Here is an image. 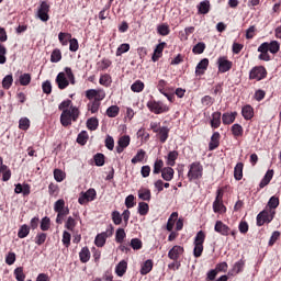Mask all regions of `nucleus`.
Segmentation results:
<instances>
[{
  "label": "nucleus",
  "mask_w": 281,
  "mask_h": 281,
  "mask_svg": "<svg viewBox=\"0 0 281 281\" xmlns=\"http://www.w3.org/2000/svg\"><path fill=\"white\" fill-rule=\"evenodd\" d=\"M60 115V123L63 126H71V122H78L80 117V110L77 106L71 105V100H65L58 105Z\"/></svg>",
  "instance_id": "f257e3e1"
},
{
  "label": "nucleus",
  "mask_w": 281,
  "mask_h": 281,
  "mask_svg": "<svg viewBox=\"0 0 281 281\" xmlns=\"http://www.w3.org/2000/svg\"><path fill=\"white\" fill-rule=\"evenodd\" d=\"M55 82L61 91L67 89L70 85H76V76H74V71L70 67H66L64 71L59 72L55 79Z\"/></svg>",
  "instance_id": "f03ea898"
},
{
  "label": "nucleus",
  "mask_w": 281,
  "mask_h": 281,
  "mask_svg": "<svg viewBox=\"0 0 281 281\" xmlns=\"http://www.w3.org/2000/svg\"><path fill=\"white\" fill-rule=\"evenodd\" d=\"M203 243H205V233L203 231H200L196 233L194 237V248H193V256L194 258H201L203 254Z\"/></svg>",
  "instance_id": "7ed1b4c3"
},
{
  "label": "nucleus",
  "mask_w": 281,
  "mask_h": 281,
  "mask_svg": "<svg viewBox=\"0 0 281 281\" xmlns=\"http://www.w3.org/2000/svg\"><path fill=\"white\" fill-rule=\"evenodd\" d=\"M147 109L151 113H155V115H161V113H168L170 111V108L166 103L155 100L147 102Z\"/></svg>",
  "instance_id": "20e7f679"
},
{
  "label": "nucleus",
  "mask_w": 281,
  "mask_h": 281,
  "mask_svg": "<svg viewBox=\"0 0 281 281\" xmlns=\"http://www.w3.org/2000/svg\"><path fill=\"white\" fill-rule=\"evenodd\" d=\"M201 177H203V166L201 165V162H192L188 172L189 181H194V179H201Z\"/></svg>",
  "instance_id": "39448f33"
},
{
  "label": "nucleus",
  "mask_w": 281,
  "mask_h": 281,
  "mask_svg": "<svg viewBox=\"0 0 281 281\" xmlns=\"http://www.w3.org/2000/svg\"><path fill=\"white\" fill-rule=\"evenodd\" d=\"M276 216V211L270 210V211H261L257 215V225L258 227H262L265 223H271L273 221V217Z\"/></svg>",
  "instance_id": "423d86ee"
},
{
  "label": "nucleus",
  "mask_w": 281,
  "mask_h": 281,
  "mask_svg": "<svg viewBox=\"0 0 281 281\" xmlns=\"http://www.w3.org/2000/svg\"><path fill=\"white\" fill-rule=\"evenodd\" d=\"M250 80H263L267 78V69L263 66H256L249 72Z\"/></svg>",
  "instance_id": "0eeeda50"
},
{
  "label": "nucleus",
  "mask_w": 281,
  "mask_h": 281,
  "mask_svg": "<svg viewBox=\"0 0 281 281\" xmlns=\"http://www.w3.org/2000/svg\"><path fill=\"white\" fill-rule=\"evenodd\" d=\"M37 18L43 21V23H47L49 21V5L47 1H42L37 9Z\"/></svg>",
  "instance_id": "6e6552de"
},
{
  "label": "nucleus",
  "mask_w": 281,
  "mask_h": 281,
  "mask_svg": "<svg viewBox=\"0 0 281 281\" xmlns=\"http://www.w3.org/2000/svg\"><path fill=\"white\" fill-rule=\"evenodd\" d=\"M97 192L95 189H89L87 192H82L78 199V203L80 205H85V203H89L91 201H95Z\"/></svg>",
  "instance_id": "1a4fd4ad"
},
{
  "label": "nucleus",
  "mask_w": 281,
  "mask_h": 281,
  "mask_svg": "<svg viewBox=\"0 0 281 281\" xmlns=\"http://www.w3.org/2000/svg\"><path fill=\"white\" fill-rule=\"evenodd\" d=\"M213 212H215V214H225L227 212V207H225V204H223L221 193L217 194L215 201L213 202Z\"/></svg>",
  "instance_id": "9d476101"
},
{
  "label": "nucleus",
  "mask_w": 281,
  "mask_h": 281,
  "mask_svg": "<svg viewBox=\"0 0 281 281\" xmlns=\"http://www.w3.org/2000/svg\"><path fill=\"white\" fill-rule=\"evenodd\" d=\"M130 145H131V136L128 135L121 136L117 140L116 153L121 155V153H124V149L128 148Z\"/></svg>",
  "instance_id": "9b49d317"
},
{
  "label": "nucleus",
  "mask_w": 281,
  "mask_h": 281,
  "mask_svg": "<svg viewBox=\"0 0 281 281\" xmlns=\"http://www.w3.org/2000/svg\"><path fill=\"white\" fill-rule=\"evenodd\" d=\"M217 65H218V71L221 74H227L229 69H232L233 63L227 59V57H220L217 59Z\"/></svg>",
  "instance_id": "f8f14e48"
},
{
  "label": "nucleus",
  "mask_w": 281,
  "mask_h": 281,
  "mask_svg": "<svg viewBox=\"0 0 281 281\" xmlns=\"http://www.w3.org/2000/svg\"><path fill=\"white\" fill-rule=\"evenodd\" d=\"M186 250L183 249L182 246L176 245L173 246L169 252H168V258L170 260H173L175 262L178 261L179 258H181V255Z\"/></svg>",
  "instance_id": "ddd939ff"
},
{
  "label": "nucleus",
  "mask_w": 281,
  "mask_h": 281,
  "mask_svg": "<svg viewBox=\"0 0 281 281\" xmlns=\"http://www.w3.org/2000/svg\"><path fill=\"white\" fill-rule=\"evenodd\" d=\"M214 231L217 234H221V236H229V232H232V229L229 228V226H227L225 223H223L222 221H217L215 223L214 226Z\"/></svg>",
  "instance_id": "4468645a"
},
{
  "label": "nucleus",
  "mask_w": 281,
  "mask_h": 281,
  "mask_svg": "<svg viewBox=\"0 0 281 281\" xmlns=\"http://www.w3.org/2000/svg\"><path fill=\"white\" fill-rule=\"evenodd\" d=\"M2 175V181H10L12 177V171L10 168L3 164V158L0 157V177Z\"/></svg>",
  "instance_id": "2eb2a0df"
},
{
  "label": "nucleus",
  "mask_w": 281,
  "mask_h": 281,
  "mask_svg": "<svg viewBox=\"0 0 281 281\" xmlns=\"http://www.w3.org/2000/svg\"><path fill=\"white\" fill-rule=\"evenodd\" d=\"M209 65H210V59L204 58L200 60V63L195 67V75L203 76V74H205V71L207 70Z\"/></svg>",
  "instance_id": "dca6fc26"
},
{
  "label": "nucleus",
  "mask_w": 281,
  "mask_h": 281,
  "mask_svg": "<svg viewBox=\"0 0 281 281\" xmlns=\"http://www.w3.org/2000/svg\"><path fill=\"white\" fill-rule=\"evenodd\" d=\"M237 112H226L222 115V122L225 125L234 124L236 122Z\"/></svg>",
  "instance_id": "f3484780"
},
{
  "label": "nucleus",
  "mask_w": 281,
  "mask_h": 281,
  "mask_svg": "<svg viewBox=\"0 0 281 281\" xmlns=\"http://www.w3.org/2000/svg\"><path fill=\"white\" fill-rule=\"evenodd\" d=\"M164 181H172L175 179V169L172 167H165L161 170Z\"/></svg>",
  "instance_id": "a211bd4d"
},
{
  "label": "nucleus",
  "mask_w": 281,
  "mask_h": 281,
  "mask_svg": "<svg viewBox=\"0 0 281 281\" xmlns=\"http://www.w3.org/2000/svg\"><path fill=\"white\" fill-rule=\"evenodd\" d=\"M220 139H221V134L218 132L213 133L211 137V142L209 144V148L211 150H216V148H218V145H220Z\"/></svg>",
  "instance_id": "6ab92c4d"
},
{
  "label": "nucleus",
  "mask_w": 281,
  "mask_h": 281,
  "mask_svg": "<svg viewBox=\"0 0 281 281\" xmlns=\"http://www.w3.org/2000/svg\"><path fill=\"white\" fill-rule=\"evenodd\" d=\"M126 269H128V263L125 260L120 261L115 267L116 276H119V278H122V276L126 273Z\"/></svg>",
  "instance_id": "aec40b11"
},
{
  "label": "nucleus",
  "mask_w": 281,
  "mask_h": 281,
  "mask_svg": "<svg viewBox=\"0 0 281 281\" xmlns=\"http://www.w3.org/2000/svg\"><path fill=\"white\" fill-rule=\"evenodd\" d=\"M15 194H23L24 196H27L30 194V184H21L18 183L14 189Z\"/></svg>",
  "instance_id": "412c9836"
},
{
  "label": "nucleus",
  "mask_w": 281,
  "mask_h": 281,
  "mask_svg": "<svg viewBox=\"0 0 281 281\" xmlns=\"http://www.w3.org/2000/svg\"><path fill=\"white\" fill-rule=\"evenodd\" d=\"M210 0H204L198 4L199 14H207L210 12Z\"/></svg>",
  "instance_id": "4be33fe9"
},
{
  "label": "nucleus",
  "mask_w": 281,
  "mask_h": 281,
  "mask_svg": "<svg viewBox=\"0 0 281 281\" xmlns=\"http://www.w3.org/2000/svg\"><path fill=\"white\" fill-rule=\"evenodd\" d=\"M106 238H108V235L105 232L98 234L94 238V245L97 247H104V245H106Z\"/></svg>",
  "instance_id": "5701e85b"
},
{
  "label": "nucleus",
  "mask_w": 281,
  "mask_h": 281,
  "mask_svg": "<svg viewBox=\"0 0 281 281\" xmlns=\"http://www.w3.org/2000/svg\"><path fill=\"white\" fill-rule=\"evenodd\" d=\"M271 179H273V170H268L260 181L259 188H266V186H269V183H271Z\"/></svg>",
  "instance_id": "b1692460"
},
{
  "label": "nucleus",
  "mask_w": 281,
  "mask_h": 281,
  "mask_svg": "<svg viewBox=\"0 0 281 281\" xmlns=\"http://www.w3.org/2000/svg\"><path fill=\"white\" fill-rule=\"evenodd\" d=\"M241 115L244 120H251L254 117V108L251 105H245L241 109Z\"/></svg>",
  "instance_id": "393cba45"
},
{
  "label": "nucleus",
  "mask_w": 281,
  "mask_h": 281,
  "mask_svg": "<svg viewBox=\"0 0 281 281\" xmlns=\"http://www.w3.org/2000/svg\"><path fill=\"white\" fill-rule=\"evenodd\" d=\"M150 271H153V260L147 259L140 268V276H147Z\"/></svg>",
  "instance_id": "a878e982"
},
{
  "label": "nucleus",
  "mask_w": 281,
  "mask_h": 281,
  "mask_svg": "<svg viewBox=\"0 0 281 281\" xmlns=\"http://www.w3.org/2000/svg\"><path fill=\"white\" fill-rule=\"evenodd\" d=\"M159 140L161 144H166V140L168 139V133H170V130L167 126H162L158 130Z\"/></svg>",
  "instance_id": "bb28decb"
},
{
  "label": "nucleus",
  "mask_w": 281,
  "mask_h": 281,
  "mask_svg": "<svg viewBox=\"0 0 281 281\" xmlns=\"http://www.w3.org/2000/svg\"><path fill=\"white\" fill-rule=\"evenodd\" d=\"M150 198H151V193L149 189L140 188L138 190V199H140L142 201H150Z\"/></svg>",
  "instance_id": "cd10ccee"
},
{
  "label": "nucleus",
  "mask_w": 281,
  "mask_h": 281,
  "mask_svg": "<svg viewBox=\"0 0 281 281\" xmlns=\"http://www.w3.org/2000/svg\"><path fill=\"white\" fill-rule=\"evenodd\" d=\"M179 158V151L172 150L167 155V166H175L177 159Z\"/></svg>",
  "instance_id": "c85d7f7f"
},
{
  "label": "nucleus",
  "mask_w": 281,
  "mask_h": 281,
  "mask_svg": "<svg viewBox=\"0 0 281 281\" xmlns=\"http://www.w3.org/2000/svg\"><path fill=\"white\" fill-rule=\"evenodd\" d=\"M19 82H20L21 87H27V85H30L32 82V75H30L27 72L20 75Z\"/></svg>",
  "instance_id": "c756f323"
},
{
  "label": "nucleus",
  "mask_w": 281,
  "mask_h": 281,
  "mask_svg": "<svg viewBox=\"0 0 281 281\" xmlns=\"http://www.w3.org/2000/svg\"><path fill=\"white\" fill-rule=\"evenodd\" d=\"M79 258L82 262H89L91 258V251H89L88 247H83L79 252Z\"/></svg>",
  "instance_id": "7c9ffc66"
},
{
  "label": "nucleus",
  "mask_w": 281,
  "mask_h": 281,
  "mask_svg": "<svg viewBox=\"0 0 281 281\" xmlns=\"http://www.w3.org/2000/svg\"><path fill=\"white\" fill-rule=\"evenodd\" d=\"M212 128H218L221 126V112H214L211 120Z\"/></svg>",
  "instance_id": "2f4dec72"
},
{
  "label": "nucleus",
  "mask_w": 281,
  "mask_h": 281,
  "mask_svg": "<svg viewBox=\"0 0 281 281\" xmlns=\"http://www.w3.org/2000/svg\"><path fill=\"white\" fill-rule=\"evenodd\" d=\"M243 168H244L243 162H238L235 166V168H234V177H235L236 181H240V179H243Z\"/></svg>",
  "instance_id": "473e14b6"
},
{
  "label": "nucleus",
  "mask_w": 281,
  "mask_h": 281,
  "mask_svg": "<svg viewBox=\"0 0 281 281\" xmlns=\"http://www.w3.org/2000/svg\"><path fill=\"white\" fill-rule=\"evenodd\" d=\"M69 214V207H66L64 211H57L56 223L57 225H63V221H65V216Z\"/></svg>",
  "instance_id": "72a5a7b5"
},
{
  "label": "nucleus",
  "mask_w": 281,
  "mask_h": 281,
  "mask_svg": "<svg viewBox=\"0 0 281 281\" xmlns=\"http://www.w3.org/2000/svg\"><path fill=\"white\" fill-rule=\"evenodd\" d=\"M63 59V53H60V49L56 48L50 54V63H60Z\"/></svg>",
  "instance_id": "f704fd0d"
},
{
  "label": "nucleus",
  "mask_w": 281,
  "mask_h": 281,
  "mask_svg": "<svg viewBox=\"0 0 281 281\" xmlns=\"http://www.w3.org/2000/svg\"><path fill=\"white\" fill-rule=\"evenodd\" d=\"M131 90L134 93H142V91H144V82H142V80H136L132 86H131Z\"/></svg>",
  "instance_id": "c9c22d12"
},
{
  "label": "nucleus",
  "mask_w": 281,
  "mask_h": 281,
  "mask_svg": "<svg viewBox=\"0 0 281 281\" xmlns=\"http://www.w3.org/2000/svg\"><path fill=\"white\" fill-rule=\"evenodd\" d=\"M106 115H108V117H117V115H120V106L112 105V106L108 108Z\"/></svg>",
  "instance_id": "e433bc0d"
},
{
  "label": "nucleus",
  "mask_w": 281,
  "mask_h": 281,
  "mask_svg": "<svg viewBox=\"0 0 281 281\" xmlns=\"http://www.w3.org/2000/svg\"><path fill=\"white\" fill-rule=\"evenodd\" d=\"M144 157H146V151L144 149H139L132 158V164H139L140 161H144Z\"/></svg>",
  "instance_id": "4c0bfd02"
},
{
  "label": "nucleus",
  "mask_w": 281,
  "mask_h": 281,
  "mask_svg": "<svg viewBox=\"0 0 281 281\" xmlns=\"http://www.w3.org/2000/svg\"><path fill=\"white\" fill-rule=\"evenodd\" d=\"M150 207L148 206V203L146 202H139L138 203V214L140 216H146V214H148Z\"/></svg>",
  "instance_id": "58836bf2"
},
{
  "label": "nucleus",
  "mask_w": 281,
  "mask_h": 281,
  "mask_svg": "<svg viewBox=\"0 0 281 281\" xmlns=\"http://www.w3.org/2000/svg\"><path fill=\"white\" fill-rule=\"evenodd\" d=\"M98 126H99L98 119L95 117L88 119L87 128H89V131H98Z\"/></svg>",
  "instance_id": "ea45409f"
},
{
  "label": "nucleus",
  "mask_w": 281,
  "mask_h": 281,
  "mask_svg": "<svg viewBox=\"0 0 281 281\" xmlns=\"http://www.w3.org/2000/svg\"><path fill=\"white\" fill-rule=\"evenodd\" d=\"M30 235V226L27 225H22L18 232V238H27Z\"/></svg>",
  "instance_id": "a19ab883"
},
{
  "label": "nucleus",
  "mask_w": 281,
  "mask_h": 281,
  "mask_svg": "<svg viewBox=\"0 0 281 281\" xmlns=\"http://www.w3.org/2000/svg\"><path fill=\"white\" fill-rule=\"evenodd\" d=\"M232 133L234 135V137H243V125L236 123L232 126Z\"/></svg>",
  "instance_id": "79ce46f5"
},
{
  "label": "nucleus",
  "mask_w": 281,
  "mask_h": 281,
  "mask_svg": "<svg viewBox=\"0 0 281 281\" xmlns=\"http://www.w3.org/2000/svg\"><path fill=\"white\" fill-rule=\"evenodd\" d=\"M88 139H89V134H87V131H82L81 133H79V135L77 137V144L85 146V144H87Z\"/></svg>",
  "instance_id": "37998d69"
},
{
  "label": "nucleus",
  "mask_w": 281,
  "mask_h": 281,
  "mask_svg": "<svg viewBox=\"0 0 281 281\" xmlns=\"http://www.w3.org/2000/svg\"><path fill=\"white\" fill-rule=\"evenodd\" d=\"M12 82H14V78L12 77V75H7L2 79V87L8 90L10 89V87H12Z\"/></svg>",
  "instance_id": "c03bdc74"
},
{
  "label": "nucleus",
  "mask_w": 281,
  "mask_h": 281,
  "mask_svg": "<svg viewBox=\"0 0 281 281\" xmlns=\"http://www.w3.org/2000/svg\"><path fill=\"white\" fill-rule=\"evenodd\" d=\"M162 170H164V160L157 159L154 164L153 173L159 175V172H161Z\"/></svg>",
  "instance_id": "a18cd8bd"
},
{
  "label": "nucleus",
  "mask_w": 281,
  "mask_h": 281,
  "mask_svg": "<svg viewBox=\"0 0 281 281\" xmlns=\"http://www.w3.org/2000/svg\"><path fill=\"white\" fill-rule=\"evenodd\" d=\"M157 32L160 36H168L170 34V27H168V24H160L157 26Z\"/></svg>",
  "instance_id": "49530a36"
},
{
  "label": "nucleus",
  "mask_w": 281,
  "mask_h": 281,
  "mask_svg": "<svg viewBox=\"0 0 281 281\" xmlns=\"http://www.w3.org/2000/svg\"><path fill=\"white\" fill-rule=\"evenodd\" d=\"M99 83L102 85L103 87H111V75L109 74L102 75L99 79Z\"/></svg>",
  "instance_id": "de8ad7c7"
},
{
  "label": "nucleus",
  "mask_w": 281,
  "mask_h": 281,
  "mask_svg": "<svg viewBox=\"0 0 281 281\" xmlns=\"http://www.w3.org/2000/svg\"><path fill=\"white\" fill-rule=\"evenodd\" d=\"M15 280L25 281V273L23 272V267H18L14 269Z\"/></svg>",
  "instance_id": "09e8293b"
},
{
  "label": "nucleus",
  "mask_w": 281,
  "mask_h": 281,
  "mask_svg": "<svg viewBox=\"0 0 281 281\" xmlns=\"http://www.w3.org/2000/svg\"><path fill=\"white\" fill-rule=\"evenodd\" d=\"M280 52V43L278 41H272L269 43V53L278 54Z\"/></svg>",
  "instance_id": "8fccbe9b"
},
{
  "label": "nucleus",
  "mask_w": 281,
  "mask_h": 281,
  "mask_svg": "<svg viewBox=\"0 0 281 281\" xmlns=\"http://www.w3.org/2000/svg\"><path fill=\"white\" fill-rule=\"evenodd\" d=\"M124 238H126V232H124V228L116 229V234H115L116 243H124Z\"/></svg>",
  "instance_id": "3c124183"
},
{
  "label": "nucleus",
  "mask_w": 281,
  "mask_h": 281,
  "mask_svg": "<svg viewBox=\"0 0 281 281\" xmlns=\"http://www.w3.org/2000/svg\"><path fill=\"white\" fill-rule=\"evenodd\" d=\"M65 227L69 232H74V229H76V218L69 216L66 221Z\"/></svg>",
  "instance_id": "603ef678"
},
{
  "label": "nucleus",
  "mask_w": 281,
  "mask_h": 281,
  "mask_svg": "<svg viewBox=\"0 0 281 281\" xmlns=\"http://www.w3.org/2000/svg\"><path fill=\"white\" fill-rule=\"evenodd\" d=\"M243 269H245V261L240 259L239 261L235 262L233 273H240Z\"/></svg>",
  "instance_id": "864d4df0"
},
{
  "label": "nucleus",
  "mask_w": 281,
  "mask_h": 281,
  "mask_svg": "<svg viewBox=\"0 0 281 281\" xmlns=\"http://www.w3.org/2000/svg\"><path fill=\"white\" fill-rule=\"evenodd\" d=\"M100 110V102L99 101H92L90 103H88V111H90L91 113H98V111Z\"/></svg>",
  "instance_id": "5fc2aeb1"
},
{
  "label": "nucleus",
  "mask_w": 281,
  "mask_h": 281,
  "mask_svg": "<svg viewBox=\"0 0 281 281\" xmlns=\"http://www.w3.org/2000/svg\"><path fill=\"white\" fill-rule=\"evenodd\" d=\"M110 8H111V3H108V4H105V7L103 8V10H101V11L99 12V19H100L101 21H104V20L109 16V10H110Z\"/></svg>",
  "instance_id": "6e6d98bb"
},
{
  "label": "nucleus",
  "mask_w": 281,
  "mask_h": 281,
  "mask_svg": "<svg viewBox=\"0 0 281 281\" xmlns=\"http://www.w3.org/2000/svg\"><path fill=\"white\" fill-rule=\"evenodd\" d=\"M19 128H21V131H27V128H30V119L27 117L20 119Z\"/></svg>",
  "instance_id": "4d7b16f0"
},
{
  "label": "nucleus",
  "mask_w": 281,
  "mask_h": 281,
  "mask_svg": "<svg viewBox=\"0 0 281 281\" xmlns=\"http://www.w3.org/2000/svg\"><path fill=\"white\" fill-rule=\"evenodd\" d=\"M54 179H55V181L60 183L61 181L65 180V172H63V170H60V169H55L54 170Z\"/></svg>",
  "instance_id": "13d9d810"
},
{
  "label": "nucleus",
  "mask_w": 281,
  "mask_h": 281,
  "mask_svg": "<svg viewBox=\"0 0 281 281\" xmlns=\"http://www.w3.org/2000/svg\"><path fill=\"white\" fill-rule=\"evenodd\" d=\"M125 207H127V210H131V207H135V195L130 194L126 196Z\"/></svg>",
  "instance_id": "bf43d9fd"
},
{
  "label": "nucleus",
  "mask_w": 281,
  "mask_h": 281,
  "mask_svg": "<svg viewBox=\"0 0 281 281\" xmlns=\"http://www.w3.org/2000/svg\"><path fill=\"white\" fill-rule=\"evenodd\" d=\"M193 54H203L205 52V43L200 42L192 48Z\"/></svg>",
  "instance_id": "052dcab7"
},
{
  "label": "nucleus",
  "mask_w": 281,
  "mask_h": 281,
  "mask_svg": "<svg viewBox=\"0 0 281 281\" xmlns=\"http://www.w3.org/2000/svg\"><path fill=\"white\" fill-rule=\"evenodd\" d=\"M65 209H66L65 207V200L59 199L55 202V204H54L55 212H63V211H65Z\"/></svg>",
  "instance_id": "680f3d73"
},
{
  "label": "nucleus",
  "mask_w": 281,
  "mask_h": 281,
  "mask_svg": "<svg viewBox=\"0 0 281 281\" xmlns=\"http://www.w3.org/2000/svg\"><path fill=\"white\" fill-rule=\"evenodd\" d=\"M112 221L114 225H122V214H120V211L112 212Z\"/></svg>",
  "instance_id": "e2e57ef3"
},
{
  "label": "nucleus",
  "mask_w": 281,
  "mask_h": 281,
  "mask_svg": "<svg viewBox=\"0 0 281 281\" xmlns=\"http://www.w3.org/2000/svg\"><path fill=\"white\" fill-rule=\"evenodd\" d=\"M278 205H280V199L276 198V196H271L270 200L268 201V207H270V210H276V207H278Z\"/></svg>",
  "instance_id": "0e129e2a"
},
{
  "label": "nucleus",
  "mask_w": 281,
  "mask_h": 281,
  "mask_svg": "<svg viewBox=\"0 0 281 281\" xmlns=\"http://www.w3.org/2000/svg\"><path fill=\"white\" fill-rule=\"evenodd\" d=\"M131 49L130 44H121L116 49V56H122V54H126Z\"/></svg>",
  "instance_id": "69168bd1"
},
{
  "label": "nucleus",
  "mask_w": 281,
  "mask_h": 281,
  "mask_svg": "<svg viewBox=\"0 0 281 281\" xmlns=\"http://www.w3.org/2000/svg\"><path fill=\"white\" fill-rule=\"evenodd\" d=\"M142 246H143V244H142V240L139 238H133L131 240L132 249L139 250V249H142Z\"/></svg>",
  "instance_id": "338daca9"
},
{
  "label": "nucleus",
  "mask_w": 281,
  "mask_h": 281,
  "mask_svg": "<svg viewBox=\"0 0 281 281\" xmlns=\"http://www.w3.org/2000/svg\"><path fill=\"white\" fill-rule=\"evenodd\" d=\"M94 164L95 166H104V154H97L94 156Z\"/></svg>",
  "instance_id": "774afa93"
}]
</instances>
